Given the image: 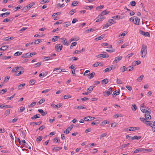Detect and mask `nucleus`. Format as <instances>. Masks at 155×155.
I'll return each mask as SVG.
<instances>
[{
  "label": "nucleus",
  "instance_id": "nucleus-30",
  "mask_svg": "<svg viewBox=\"0 0 155 155\" xmlns=\"http://www.w3.org/2000/svg\"><path fill=\"white\" fill-rule=\"evenodd\" d=\"M117 83L118 84H121L123 83V82L120 79L117 78Z\"/></svg>",
  "mask_w": 155,
  "mask_h": 155
},
{
  "label": "nucleus",
  "instance_id": "nucleus-51",
  "mask_svg": "<svg viewBox=\"0 0 155 155\" xmlns=\"http://www.w3.org/2000/svg\"><path fill=\"white\" fill-rule=\"evenodd\" d=\"M125 66H123V67H121L120 68V70L121 71V72H124L126 70V69H125Z\"/></svg>",
  "mask_w": 155,
  "mask_h": 155
},
{
  "label": "nucleus",
  "instance_id": "nucleus-25",
  "mask_svg": "<svg viewBox=\"0 0 155 155\" xmlns=\"http://www.w3.org/2000/svg\"><path fill=\"white\" fill-rule=\"evenodd\" d=\"M65 24L64 25V27H66L70 26L71 24L70 22H66L64 23Z\"/></svg>",
  "mask_w": 155,
  "mask_h": 155
},
{
  "label": "nucleus",
  "instance_id": "nucleus-41",
  "mask_svg": "<svg viewBox=\"0 0 155 155\" xmlns=\"http://www.w3.org/2000/svg\"><path fill=\"white\" fill-rule=\"evenodd\" d=\"M152 126L153 127H152V130L153 131L155 132V121H154L153 122Z\"/></svg>",
  "mask_w": 155,
  "mask_h": 155
},
{
  "label": "nucleus",
  "instance_id": "nucleus-54",
  "mask_svg": "<svg viewBox=\"0 0 155 155\" xmlns=\"http://www.w3.org/2000/svg\"><path fill=\"white\" fill-rule=\"evenodd\" d=\"M126 138H127V139H128L129 140H133V139H132L133 137H132L131 136H130L129 135H127Z\"/></svg>",
  "mask_w": 155,
  "mask_h": 155
},
{
  "label": "nucleus",
  "instance_id": "nucleus-6",
  "mask_svg": "<svg viewBox=\"0 0 155 155\" xmlns=\"http://www.w3.org/2000/svg\"><path fill=\"white\" fill-rule=\"evenodd\" d=\"M73 128V125H71L69 127H68L64 131V133H65L66 134H68L69 132L72 130Z\"/></svg>",
  "mask_w": 155,
  "mask_h": 155
},
{
  "label": "nucleus",
  "instance_id": "nucleus-39",
  "mask_svg": "<svg viewBox=\"0 0 155 155\" xmlns=\"http://www.w3.org/2000/svg\"><path fill=\"white\" fill-rule=\"evenodd\" d=\"M145 124L147 125L150 126L151 127H152V126L151 125L152 123H150V121H147V120H146V121H145Z\"/></svg>",
  "mask_w": 155,
  "mask_h": 155
},
{
  "label": "nucleus",
  "instance_id": "nucleus-46",
  "mask_svg": "<svg viewBox=\"0 0 155 155\" xmlns=\"http://www.w3.org/2000/svg\"><path fill=\"white\" fill-rule=\"evenodd\" d=\"M42 40L37 39L35 41V42L34 43L35 44H37L41 41Z\"/></svg>",
  "mask_w": 155,
  "mask_h": 155
},
{
  "label": "nucleus",
  "instance_id": "nucleus-7",
  "mask_svg": "<svg viewBox=\"0 0 155 155\" xmlns=\"http://www.w3.org/2000/svg\"><path fill=\"white\" fill-rule=\"evenodd\" d=\"M140 33L146 37H150V34L148 32H145L143 31H140Z\"/></svg>",
  "mask_w": 155,
  "mask_h": 155
},
{
  "label": "nucleus",
  "instance_id": "nucleus-57",
  "mask_svg": "<svg viewBox=\"0 0 155 155\" xmlns=\"http://www.w3.org/2000/svg\"><path fill=\"white\" fill-rule=\"evenodd\" d=\"M93 8V6L92 5H91L90 6H86L85 8L87 9H88L89 8L90 9V10L92 9Z\"/></svg>",
  "mask_w": 155,
  "mask_h": 155
},
{
  "label": "nucleus",
  "instance_id": "nucleus-53",
  "mask_svg": "<svg viewBox=\"0 0 155 155\" xmlns=\"http://www.w3.org/2000/svg\"><path fill=\"white\" fill-rule=\"evenodd\" d=\"M98 18H99L102 21V20L104 19V15H102V14H101V15L99 16L98 17Z\"/></svg>",
  "mask_w": 155,
  "mask_h": 155
},
{
  "label": "nucleus",
  "instance_id": "nucleus-62",
  "mask_svg": "<svg viewBox=\"0 0 155 155\" xmlns=\"http://www.w3.org/2000/svg\"><path fill=\"white\" fill-rule=\"evenodd\" d=\"M131 108L132 110L134 111H135V110L137 109V107L135 105H132Z\"/></svg>",
  "mask_w": 155,
  "mask_h": 155
},
{
  "label": "nucleus",
  "instance_id": "nucleus-58",
  "mask_svg": "<svg viewBox=\"0 0 155 155\" xmlns=\"http://www.w3.org/2000/svg\"><path fill=\"white\" fill-rule=\"evenodd\" d=\"M36 103L35 102H33L29 106V107H33L35 105Z\"/></svg>",
  "mask_w": 155,
  "mask_h": 155
},
{
  "label": "nucleus",
  "instance_id": "nucleus-15",
  "mask_svg": "<svg viewBox=\"0 0 155 155\" xmlns=\"http://www.w3.org/2000/svg\"><path fill=\"white\" fill-rule=\"evenodd\" d=\"M60 70V71H57V72L58 73H61V72H65V71H64V69H61L59 68H55L53 71H56V70Z\"/></svg>",
  "mask_w": 155,
  "mask_h": 155
},
{
  "label": "nucleus",
  "instance_id": "nucleus-16",
  "mask_svg": "<svg viewBox=\"0 0 155 155\" xmlns=\"http://www.w3.org/2000/svg\"><path fill=\"white\" fill-rule=\"evenodd\" d=\"M8 48V46L7 45H5L2 46L1 48H0V51H4L6 50Z\"/></svg>",
  "mask_w": 155,
  "mask_h": 155
},
{
  "label": "nucleus",
  "instance_id": "nucleus-5",
  "mask_svg": "<svg viewBox=\"0 0 155 155\" xmlns=\"http://www.w3.org/2000/svg\"><path fill=\"white\" fill-rule=\"evenodd\" d=\"M150 111L149 110L148 111H146V112H145V118L147 120H148L151 119V117L150 115Z\"/></svg>",
  "mask_w": 155,
  "mask_h": 155
},
{
  "label": "nucleus",
  "instance_id": "nucleus-42",
  "mask_svg": "<svg viewBox=\"0 0 155 155\" xmlns=\"http://www.w3.org/2000/svg\"><path fill=\"white\" fill-rule=\"evenodd\" d=\"M102 82L106 84L108 82V79L107 78L104 79L102 81Z\"/></svg>",
  "mask_w": 155,
  "mask_h": 155
},
{
  "label": "nucleus",
  "instance_id": "nucleus-23",
  "mask_svg": "<svg viewBox=\"0 0 155 155\" xmlns=\"http://www.w3.org/2000/svg\"><path fill=\"white\" fill-rule=\"evenodd\" d=\"M104 35H102L98 37L95 39L97 40H101L104 37Z\"/></svg>",
  "mask_w": 155,
  "mask_h": 155
},
{
  "label": "nucleus",
  "instance_id": "nucleus-56",
  "mask_svg": "<svg viewBox=\"0 0 155 155\" xmlns=\"http://www.w3.org/2000/svg\"><path fill=\"white\" fill-rule=\"evenodd\" d=\"M7 90L6 89H2L0 91V93H2V94H3L5 93L6 92Z\"/></svg>",
  "mask_w": 155,
  "mask_h": 155
},
{
  "label": "nucleus",
  "instance_id": "nucleus-4",
  "mask_svg": "<svg viewBox=\"0 0 155 155\" xmlns=\"http://www.w3.org/2000/svg\"><path fill=\"white\" fill-rule=\"evenodd\" d=\"M102 53H103V54H101L98 55H97L96 56L98 58H108L109 57V56L107 55H106V52H103Z\"/></svg>",
  "mask_w": 155,
  "mask_h": 155
},
{
  "label": "nucleus",
  "instance_id": "nucleus-28",
  "mask_svg": "<svg viewBox=\"0 0 155 155\" xmlns=\"http://www.w3.org/2000/svg\"><path fill=\"white\" fill-rule=\"evenodd\" d=\"M116 91H114L113 94V97H115L116 96L119 94L120 92L119 91L116 92Z\"/></svg>",
  "mask_w": 155,
  "mask_h": 155
},
{
  "label": "nucleus",
  "instance_id": "nucleus-11",
  "mask_svg": "<svg viewBox=\"0 0 155 155\" xmlns=\"http://www.w3.org/2000/svg\"><path fill=\"white\" fill-rule=\"evenodd\" d=\"M61 39L63 40V43L64 45H67V46L68 45V41L65 38H62Z\"/></svg>",
  "mask_w": 155,
  "mask_h": 155
},
{
  "label": "nucleus",
  "instance_id": "nucleus-9",
  "mask_svg": "<svg viewBox=\"0 0 155 155\" xmlns=\"http://www.w3.org/2000/svg\"><path fill=\"white\" fill-rule=\"evenodd\" d=\"M122 58V56L117 57L115 58L114 63H117L118 61L120 60Z\"/></svg>",
  "mask_w": 155,
  "mask_h": 155
},
{
  "label": "nucleus",
  "instance_id": "nucleus-24",
  "mask_svg": "<svg viewBox=\"0 0 155 155\" xmlns=\"http://www.w3.org/2000/svg\"><path fill=\"white\" fill-rule=\"evenodd\" d=\"M93 87L92 86H90L87 89V91L89 92V93H90L91 91H92L93 90Z\"/></svg>",
  "mask_w": 155,
  "mask_h": 155
},
{
  "label": "nucleus",
  "instance_id": "nucleus-10",
  "mask_svg": "<svg viewBox=\"0 0 155 155\" xmlns=\"http://www.w3.org/2000/svg\"><path fill=\"white\" fill-rule=\"evenodd\" d=\"M38 112L43 116H45L47 114L46 112H44L42 109H39L38 110Z\"/></svg>",
  "mask_w": 155,
  "mask_h": 155
},
{
  "label": "nucleus",
  "instance_id": "nucleus-37",
  "mask_svg": "<svg viewBox=\"0 0 155 155\" xmlns=\"http://www.w3.org/2000/svg\"><path fill=\"white\" fill-rule=\"evenodd\" d=\"M78 4V2L77 1H74L73 2L71 5H73L74 6H76Z\"/></svg>",
  "mask_w": 155,
  "mask_h": 155
},
{
  "label": "nucleus",
  "instance_id": "nucleus-47",
  "mask_svg": "<svg viewBox=\"0 0 155 155\" xmlns=\"http://www.w3.org/2000/svg\"><path fill=\"white\" fill-rule=\"evenodd\" d=\"M54 38H53L52 39V41L53 42H55L58 41L59 38V37L58 36H55L54 37Z\"/></svg>",
  "mask_w": 155,
  "mask_h": 155
},
{
  "label": "nucleus",
  "instance_id": "nucleus-17",
  "mask_svg": "<svg viewBox=\"0 0 155 155\" xmlns=\"http://www.w3.org/2000/svg\"><path fill=\"white\" fill-rule=\"evenodd\" d=\"M129 128V130L130 131L136 130H138L139 129V127H130Z\"/></svg>",
  "mask_w": 155,
  "mask_h": 155
},
{
  "label": "nucleus",
  "instance_id": "nucleus-14",
  "mask_svg": "<svg viewBox=\"0 0 155 155\" xmlns=\"http://www.w3.org/2000/svg\"><path fill=\"white\" fill-rule=\"evenodd\" d=\"M144 148H138L137 149H136L134 152L133 153H137L138 152L140 151H142L143 150H144Z\"/></svg>",
  "mask_w": 155,
  "mask_h": 155
},
{
  "label": "nucleus",
  "instance_id": "nucleus-19",
  "mask_svg": "<svg viewBox=\"0 0 155 155\" xmlns=\"http://www.w3.org/2000/svg\"><path fill=\"white\" fill-rule=\"evenodd\" d=\"M103 93L105 97H107L111 94L110 92H108L107 91L104 92Z\"/></svg>",
  "mask_w": 155,
  "mask_h": 155
},
{
  "label": "nucleus",
  "instance_id": "nucleus-18",
  "mask_svg": "<svg viewBox=\"0 0 155 155\" xmlns=\"http://www.w3.org/2000/svg\"><path fill=\"white\" fill-rule=\"evenodd\" d=\"M143 77L144 75H142L139 77L136 80L138 82H141L142 80Z\"/></svg>",
  "mask_w": 155,
  "mask_h": 155
},
{
  "label": "nucleus",
  "instance_id": "nucleus-29",
  "mask_svg": "<svg viewBox=\"0 0 155 155\" xmlns=\"http://www.w3.org/2000/svg\"><path fill=\"white\" fill-rule=\"evenodd\" d=\"M76 12V10L75 9H74L71 10L70 12L69 13L71 15H72L74 14V13Z\"/></svg>",
  "mask_w": 155,
  "mask_h": 155
},
{
  "label": "nucleus",
  "instance_id": "nucleus-32",
  "mask_svg": "<svg viewBox=\"0 0 155 155\" xmlns=\"http://www.w3.org/2000/svg\"><path fill=\"white\" fill-rule=\"evenodd\" d=\"M22 52L17 51L14 54V55L15 56H18L21 55L22 54Z\"/></svg>",
  "mask_w": 155,
  "mask_h": 155
},
{
  "label": "nucleus",
  "instance_id": "nucleus-38",
  "mask_svg": "<svg viewBox=\"0 0 155 155\" xmlns=\"http://www.w3.org/2000/svg\"><path fill=\"white\" fill-rule=\"evenodd\" d=\"M77 108V109H78V110H80V109H86V107H83L81 105H80V106H78Z\"/></svg>",
  "mask_w": 155,
  "mask_h": 155
},
{
  "label": "nucleus",
  "instance_id": "nucleus-43",
  "mask_svg": "<svg viewBox=\"0 0 155 155\" xmlns=\"http://www.w3.org/2000/svg\"><path fill=\"white\" fill-rule=\"evenodd\" d=\"M90 73V71L86 70V71H85L84 73V76L87 75L88 76L89 74Z\"/></svg>",
  "mask_w": 155,
  "mask_h": 155
},
{
  "label": "nucleus",
  "instance_id": "nucleus-13",
  "mask_svg": "<svg viewBox=\"0 0 155 155\" xmlns=\"http://www.w3.org/2000/svg\"><path fill=\"white\" fill-rule=\"evenodd\" d=\"M52 59V56L50 57H45L43 58V61H46L50 59Z\"/></svg>",
  "mask_w": 155,
  "mask_h": 155
},
{
  "label": "nucleus",
  "instance_id": "nucleus-61",
  "mask_svg": "<svg viewBox=\"0 0 155 155\" xmlns=\"http://www.w3.org/2000/svg\"><path fill=\"white\" fill-rule=\"evenodd\" d=\"M128 44L127 43H126L124 44L123 45H122L121 46V48H124L126 47L128 45Z\"/></svg>",
  "mask_w": 155,
  "mask_h": 155
},
{
  "label": "nucleus",
  "instance_id": "nucleus-44",
  "mask_svg": "<svg viewBox=\"0 0 155 155\" xmlns=\"http://www.w3.org/2000/svg\"><path fill=\"white\" fill-rule=\"evenodd\" d=\"M25 85V83L19 85L18 87L19 89H21L22 88V87H24Z\"/></svg>",
  "mask_w": 155,
  "mask_h": 155
},
{
  "label": "nucleus",
  "instance_id": "nucleus-1",
  "mask_svg": "<svg viewBox=\"0 0 155 155\" xmlns=\"http://www.w3.org/2000/svg\"><path fill=\"white\" fill-rule=\"evenodd\" d=\"M147 45L144 44L142 45L140 51V54L143 58H145L147 54Z\"/></svg>",
  "mask_w": 155,
  "mask_h": 155
},
{
  "label": "nucleus",
  "instance_id": "nucleus-2",
  "mask_svg": "<svg viewBox=\"0 0 155 155\" xmlns=\"http://www.w3.org/2000/svg\"><path fill=\"white\" fill-rule=\"evenodd\" d=\"M62 45L61 44H56L55 46V48L57 51L59 52L62 49Z\"/></svg>",
  "mask_w": 155,
  "mask_h": 155
},
{
  "label": "nucleus",
  "instance_id": "nucleus-55",
  "mask_svg": "<svg viewBox=\"0 0 155 155\" xmlns=\"http://www.w3.org/2000/svg\"><path fill=\"white\" fill-rule=\"evenodd\" d=\"M11 58V57L10 56H4L2 57V59H5V60H7V59L10 58Z\"/></svg>",
  "mask_w": 155,
  "mask_h": 155
},
{
  "label": "nucleus",
  "instance_id": "nucleus-3",
  "mask_svg": "<svg viewBox=\"0 0 155 155\" xmlns=\"http://www.w3.org/2000/svg\"><path fill=\"white\" fill-rule=\"evenodd\" d=\"M140 19L137 16L133 17V21L134 22V24L137 25H139L140 24Z\"/></svg>",
  "mask_w": 155,
  "mask_h": 155
},
{
  "label": "nucleus",
  "instance_id": "nucleus-50",
  "mask_svg": "<svg viewBox=\"0 0 155 155\" xmlns=\"http://www.w3.org/2000/svg\"><path fill=\"white\" fill-rule=\"evenodd\" d=\"M29 56L28 53H27L26 54H23L22 56H21L22 58H26L28 57Z\"/></svg>",
  "mask_w": 155,
  "mask_h": 155
},
{
  "label": "nucleus",
  "instance_id": "nucleus-31",
  "mask_svg": "<svg viewBox=\"0 0 155 155\" xmlns=\"http://www.w3.org/2000/svg\"><path fill=\"white\" fill-rule=\"evenodd\" d=\"M95 30V29H94V28H89V29H88V30H87L86 31V32L87 33L88 32H89V31L90 32H91V31H94Z\"/></svg>",
  "mask_w": 155,
  "mask_h": 155
},
{
  "label": "nucleus",
  "instance_id": "nucleus-48",
  "mask_svg": "<svg viewBox=\"0 0 155 155\" xmlns=\"http://www.w3.org/2000/svg\"><path fill=\"white\" fill-rule=\"evenodd\" d=\"M108 13H109L108 11H106V10H104L101 12V14H102V15H104L107 14H108Z\"/></svg>",
  "mask_w": 155,
  "mask_h": 155
},
{
  "label": "nucleus",
  "instance_id": "nucleus-52",
  "mask_svg": "<svg viewBox=\"0 0 155 155\" xmlns=\"http://www.w3.org/2000/svg\"><path fill=\"white\" fill-rule=\"evenodd\" d=\"M53 140L54 142L56 143L59 142L60 141V140L58 139V138L57 137H55L54 139Z\"/></svg>",
  "mask_w": 155,
  "mask_h": 155
},
{
  "label": "nucleus",
  "instance_id": "nucleus-22",
  "mask_svg": "<svg viewBox=\"0 0 155 155\" xmlns=\"http://www.w3.org/2000/svg\"><path fill=\"white\" fill-rule=\"evenodd\" d=\"M108 22L110 24V25H111L114 23H116V22L114 21L113 19H110L108 21Z\"/></svg>",
  "mask_w": 155,
  "mask_h": 155
},
{
  "label": "nucleus",
  "instance_id": "nucleus-40",
  "mask_svg": "<svg viewBox=\"0 0 155 155\" xmlns=\"http://www.w3.org/2000/svg\"><path fill=\"white\" fill-rule=\"evenodd\" d=\"M35 80L34 79L31 80L29 82V84L31 85H33L35 82Z\"/></svg>",
  "mask_w": 155,
  "mask_h": 155
},
{
  "label": "nucleus",
  "instance_id": "nucleus-60",
  "mask_svg": "<svg viewBox=\"0 0 155 155\" xmlns=\"http://www.w3.org/2000/svg\"><path fill=\"white\" fill-rule=\"evenodd\" d=\"M104 7V5H100V6L97 7L96 8V9L97 10L98 9H101L103 8Z\"/></svg>",
  "mask_w": 155,
  "mask_h": 155
},
{
  "label": "nucleus",
  "instance_id": "nucleus-63",
  "mask_svg": "<svg viewBox=\"0 0 155 155\" xmlns=\"http://www.w3.org/2000/svg\"><path fill=\"white\" fill-rule=\"evenodd\" d=\"M99 123V122H98V121H97V120H95V121H93L91 123V124L92 125H95V124H97Z\"/></svg>",
  "mask_w": 155,
  "mask_h": 155
},
{
  "label": "nucleus",
  "instance_id": "nucleus-33",
  "mask_svg": "<svg viewBox=\"0 0 155 155\" xmlns=\"http://www.w3.org/2000/svg\"><path fill=\"white\" fill-rule=\"evenodd\" d=\"M101 63H99L98 62H97L93 65V66L96 67H97L98 66H101V65H100V64H101Z\"/></svg>",
  "mask_w": 155,
  "mask_h": 155
},
{
  "label": "nucleus",
  "instance_id": "nucleus-8",
  "mask_svg": "<svg viewBox=\"0 0 155 155\" xmlns=\"http://www.w3.org/2000/svg\"><path fill=\"white\" fill-rule=\"evenodd\" d=\"M10 13V12H8L0 15V16L1 17L5 18L7 17Z\"/></svg>",
  "mask_w": 155,
  "mask_h": 155
},
{
  "label": "nucleus",
  "instance_id": "nucleus-35",
  "mask_svg": "<svg viewBox=\"0 0 155 155\" xmlns=\"http://www.w3.org/2000/svg\"><path fill=\"white\" fill-rule=\"evenodd\" d=\"M111 69L110 67L106 68L105 70L103 71L104 72H106L108 71H109L111 70Z\"/></svg>",
  "mask_w": 155,
  "mask_h": 155
},
{
  "label": "nucleus",
  "instance_id": "nucleus-49",
  "mask_svg": "<svg viewBox=\"0 0 155 155\" xmlns=\"http://www.w3.org/2000/svg\"><path fill=\"white\" fill-rule=\"evenodd\" d=\"M71 97V96L69 94L66 95L64 96V99H67L68 98H70Z\"/></svg>",
  "mask_w": 155,
  "mask_h": 155
},
{
  "label": "nucleus",
  "instance_id": "nucleus-36",
  "mask_svg": "<svg viewBox=\"0 0 155 155\" xmlns=\"http://www.w3.org/2000/svg\"><path fill=\"white\" fill-rule=\"evenodd\" d=\"M35 4V3L34 2L31 3L27 6V7L28 8H30L32 6L34 5Z\"/></svg>",
  "mask_w": 155,
  "mask_h": 155
},
{
  "label": "nucleus",
  "instance_id": "nucleus-34",
  "mask_svg": "<svg viewBox=\"0 0 155 155\" xmlns=\"http://www.w3.org/2000/svg\"><path fill=\"white\" fill-rule=\"evenodd\" d=\"M134 69L133 67L130 66L126 68V70H128L129 71H131L133 70Z\"/></svg>",
  "mask_w": 155,
  "mask_h": 155
},
{
  "label": "nucleus",
  "instance_id": "nucleus-12",
  "mask_svg": "<svg viewBox=\"0 0 155 155\" xmlns=\"http://www.w3.org/2000/svg\"><path fill=\"white\" fill-rule=\"evenodd\" d=\"M41 115L40 114H36V115L33 116L32 117H31V118L32 120H35L37 118H38L40 117Z\"/></svg>",
  "mask_w": 155,
  "mask_h": 155
},
{
  "label": "nucleus",
  "instance_id": "nucleus-26",
  "mask_svg": "<svg viewBox=\"0 0 155 155\" xmlns=\"http://www.w3.org/2000/svg\"><path fill=\"white\" fill-rule=\"evenodd\" d=\"M20 67H15L14 68L12 71V72H17V71L19 69ZM20 68H21L20 67Z\"/></svg>",
  "mask_w": 155,
  "mask_h": 155
},
{
  "label": "nucleus",
  "instance_id": "nucleus-27",
  "mask_svg": "<svg viewBox=\"0 0 155 155\" xmlns=\"http://www.w3.org/2000/svg\"><path fill=\"white\" fill-rule=\"evenodd\" d=\"M141 138V137L140 136H138V137L137 136L135 135V136H134L133 137L132 139H133V140H138L140 139Z\"/></svg>",
  "mask_w": 155,
  "mask_h": 155
},
{
  "label": "nucleus",
  "instance_id": "nucleus-20",
  "mask_svg": "<svg viewBox=\"0 0 155 155\" xmlns=\"http://www.w3.org/2000/svg\"><path fill=\"white\" fill-rule=\"evenodd\" d=\"M48 73L47 72H43L42 73L40 74L39 76L40 77H44L46 76L48 74Z\"/></svg>",
  "mask_w": 155,
  "mask_h": 155
},
{
  "label": "nucleus",
  "instance_id": "nucleus-59",
  "mask_svg": "<svg viewBox=\"0 0 155 155\" xmlns=\"http://www.w3.org/2000/svg\"><path fill=\"white\" fill-rule=\"evenodd\" d=\"M41 62H38L35 64V68H36L37 67H39L41 64Z\"/></svg>",
  "mask_w": 155,
  "mask_h": 155
},
{
  "label": "nucleus",
  "instance_id": "nucleus-45",
  "mask_svg": "<svg viewBox=\"0 0 155 155\" xmlns=\"http://www.w3.org/2000/svg\"><path fill=\"white\" fill-rule=\"evenodd\" d=\"M42 139V136H38V137L36 140L37 142H39Z\"/></svg>",
  "mask_w": 155,
  "mask_h": 155
},
{
  "label": "nucleus",
  "instance_id": "nucleus-64",
  "mask_svg": "<svg viewBox=\"0 0 155 155\" xmlns=\"http://www.w3.org/2000/svg\"><path fill=\"white\" fill-rule=\"evenodd\" d=\"M33 44H34V42H29L25 45V46L26 47L29 46H30L31 45H32Z\"/></svg>",
  "mask_w": 155,
  "mask_h": 155
},
{
  "label": "nucleus",
  "instance_id": "nucleus-21",
  "mask_svg": "<svg viewBox=\"0 0 155 155\" xmlns=\"http://www.w3.org/2000/svg\"><path fill=\"white\" fill-rule=\"evenodd\" d=\"M94 75L95 73L94 72H92L91 74H89L88 76L87 77L90 79L94 77Z\"/></svg>",
  "mask_w": 155,
  "mask_h": 155
}]
</instances>
